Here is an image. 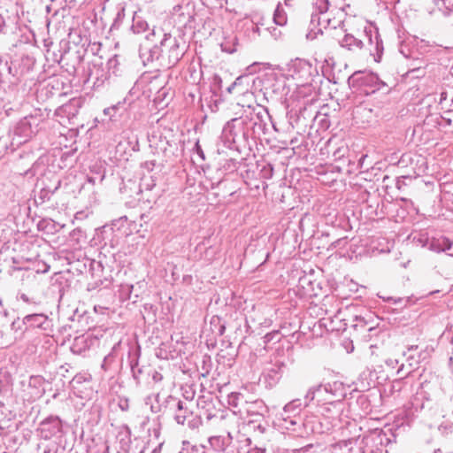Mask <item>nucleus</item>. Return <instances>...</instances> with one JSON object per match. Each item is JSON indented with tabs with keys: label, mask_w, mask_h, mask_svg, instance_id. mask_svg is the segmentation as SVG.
<instances>
[{
	"label": "nucleus",
	"mask_w": 453,
	"mask_h": 453,
	"mask_svg": "<svg viewBox=\"0 0 453 453\" xmlns=\"http://www.w3.org/2000/svg\"><path fill=\"white\" fill-rule=\"evenodd\" d=\"M304 407L300 398L293 399L286 403L281 411L278 414L280 426L296 433L297 436H306L310 434H324L326 429L322 428V425L313 426L314 416H306L302 418L301 411Z\"/></svg>",
	"instance_id": "f257e3e1"
},
{
	"label": "nucleus",
	"mask_w": 453,
	"mask_h": 453,
	"mask_svg": "<svg viewBox=\"0 0 453 453\" xmlns=\"http://www.w3.org/2000/svg\"><path fill=\"white\" fill-rule=\"evenodd\" d=\"M390 439L381 429H374L362 438L338 441L332 448V453H388Z\"/></svg>",
	"instance_id": "f03ea898"
},
{
	"label": "nucleus",
	"mask_w": 453,
	"mask_h": 453,
	"mask_svg": "<svg viewBox=\"0 0 453 453\" xmlns=\"http://www.w3.org/2000/svg\"><path fill=\"white\" fill-rule=\"evenodd\" d=\"M342 383L339 381L321 383L309 388L304 395V407L310 406L312 402L317 405H330L334 412L338 414L342 410V399L344 397Z\"/></svg>",
	"instance_id": "7ed1b4c3"
},
{
	"label": "nucleus",
	"mask_w": 453,
	"mask_h": 453,
	"mask_svg": "<svg viewBox=\"0 0 453 453\" xmlns=\"http://www.w3.org/2000/svg\"><path fill=\"white\" fill-rule=\"evenodd\" d=\"M441 404L425 390H419L412 397L407 415L412 418H430L441 413Z\"/></svg>",
	"instance_id": "20e7f679"
},
{
	"label": "nucleus",
	"mask_w": 453,
	"mask_h": 453,
	"mask_svg": "<svg viewBox=\"0 0 453 453\" xmlns=\"http://www.w3.org/2000/svg\"><path fill=\"white\" fill-rule=\"evenodd\" d=\"M41 119L37 116H27L20 119L13 129L12 140L21 144L30 140L39 130Z\"/></svg>",
	"instance_id": "39448f33"
},
{
	"label": "nucleus",
	"mask_w": 453,
	"mask_h": 453,
	"mask_svg": "<svg viewBox=\"0 0 453 453\" xmlns=\"http://www.w3.org/2000/svg\"><path fill=\"white\" fill-rule=\"evenodd\" d=\"M365 49L362 51L367 52L376 62H380L383 54L382 40L377 28L365 27L364 30Z\"/></svg>",
	"instance_id": "423d86ee"
},
{
	"label": "nucleus",
	"mask_w": 453,
	"mask_h": 453,
	"mask_svg": "<svg viewBox=\"0 0 453 453\" xmlns=\"http://www.w3.org/2000/svg\"><path fill=\"white\" fill-rule=\"evenodd\" d=\"M81 107V98H72L68 103L59 106L55 111V116L61 125L73 123Z\"/></svg>",
	"instance_id": "0eeeda50"
},
{
	"label": "nucleus",
	"mask_w": 453,
	"mask_h": 453,
	"mask_svg": "<svg viewBox=\"0 0 453 453\" xmlns=\"http://www.w3.org/2000/svg\"><path fill=\"white\" fill-rule=\"evenodd\" d=\"M289 71L299 85H304L310 81L314 68L309 61L296 58L290 64Z\"/></svg>",
	"instance_id": "6e6552de"
},
{
	"label": "nucleus",
	"mask_w": 453,
	"mask_h": 453,
	"mask_svg": "<svg viewBox=\"0 0 453 453\" xmlns=\"http://www.w3.org/2000/svg\"><path fill=\"white\" fill-rule=\"evenodd\" d=\"M407 364H402L397 369V375L403 379L411 374L421 361V353L418 352V346H411L404 352Z\"/></svg>",
	"instance_id": "1a4fd4ad"
},
{
	"label": "nucleus",
	"mask_w": 453,
	"mask_h": 453,
	"mask_svg": "<svg viewBox=\"0 0 453 453\" xmlns=\"http://www.w3.org/2000/svg\"><path fill=\"white\" fill-rule=\"evenodd\" d=\"M290 360L287 357L275 356L267 368V376L273 381H278L283 372L287 370Z\"/></svg>",
	"instance_id": "9d476101"
},
{
	"label": "nucleus",
	"mask_w": 453,
	"mask_h": 453,
	"mask_svg": "<svg viewBox=\"0 0 453 453\" xmlns=\"http://www.w3.org/2000/svg\"><path fill=\"white\" fill-rule=\"evenodd\" d=\"M49 323L48 317L43 313H34L24 317L23 320L13 321L12 329H21V324L30 327H38L46 329V324Z\"/></svg>",
	"instance_id": "9b49d317"
},
{
	"label": "nucleus",
	"mask_w": 453,
	"mask_h": 453,
	"mask_svg": "<svg viewBox=\"0 0 453 453\" xmlns=\"http://www.w3.org/2000/svg\"><path fill=\"white\" fill-rule=\"evenodd\" d=\"M318 406L319 407V410L318 411L323 416V418L326 421V423L324 424L322 421H319L317 424H313V426H319L321 424L322 428L326 429L324 433H327L334 426H336V422L340 415V412L338 414H335L334 412V408L330 405Z\"/></svg>",
	"instance_id": "f8f14e48"
},
{
	"label": "nucleus",
	"mask_w": 453,
	"mask_h": 453,
	"mask_svg": "<svg viewBox=\"0 0 453 453\" xmlns=\"http://www.w3.org/2000/svg\"><path fill=\"white\" fill-rule=\"evenodd\" d=\"M41 434L44 439H50L61 431V421L58 417H50L41 423Z\"/></svg>",
	"instance_id": "ddd939ff"
},
{
	"label": "nucleus",
	"mask_w": 453,
	"mask_h": 453,
	"mask_svg": "<svg viewBox=\"0 0 453 453\" xmlns=\"http://www.w3.org/2000/svg\"><path fill=\"white\" fill-rule=\"evenodd\" d=\"M167 42L170 45L169 65H174L181 58L183 53L179 49L177 40L172 38L171 35H165V38L161 41V45L165 46Z\"/></svg>",
	"instance_id": "4468645a"
},
{
	"label": "nucleus",
	"mask_w": 453,
	"mask_h": 453,
	"mask_svg": "<svg viewBox=\"0 0 453 453\" xmlns=\"http://www.w3.org/2000/svg\"><path fill=\"white\" fill-rule=\"evenodd\" d=\"M161 51L160 47L157 45L152 47L143 45L140 48V58L144 65H147L157 60L161 55Z\"/></svg>",
	"instance_id": "2eb2a0df"
},
{
	"label": "nucleus",
	"mask_w": 453,
	"mask_h": 453,
	"mask_svg": "<svg viewBox=\"0 0 453 453\" xmlns=\"http://www.w3.org/2000/svg\"><path fill=\"white\" fill-rule=\"evenodd\" d=\"M329 2L328 0H316L313 3V12L311 15V25L317 27L321 25V15H324L328 10Z\"/></svg>",
	"instance_id": "dca6fc26"
},
{
	"label": "nucleus",
	"mask_w": 453,
	"mask_h": 453,
	"mask_svg": "<svg viewBox=\"0 0 453 453\" xmlns=\"http://www.w3.org/2000/svg\"><path fill=\"white\" fill-rule=\"evenodd\" d=\"M340 45L351 51H362L365 49L363 39H357L350 34H346L340 41Z\"/></svg>",
	"instance_id": "f3484780"
},
{
	"label": "nucleus",
	"mask_w": 453,
	"mask_h": 453,
	"mask_svg": "<svg viewBox=\"0 0 453 453\" xmlns=\"http://www.w3.org/2000/svg\"><path fill=\"white\" fill-rule=\"evenodd\" d=\"M44 379L41 376H31L28 380V388L31 389L29 392L30 398H39L44 393Z\"/></svg>",
	"instance_id": "a211bd4d"
},
{
	"label": "nucleus",
	"mask_w": 453,
	"mask_h": 453,
	"mask_svg": "<svg viewBox=\"0 0 453 453\" xmlns=\"http://www.w3.org/2000/svg\"><path fill=\"white\" fill-rule=\"evenodd\" d=\"M242 124L240 119H232L223 127L222 136L228 142H234L235 136L237 135L236 127Z\"/></svg>",
	"instance_id": "6ab92c4d"
},
{
	"label": "nucleus",
	"mask_w": 453,
	"mask_h": 453,
	"mask_svg": "<svg viewBox=\"0 0 453 453\" xmlns=\"http://www.w3.org/2000/svg\"><path fill=\"white\" fill-rule=\"evenodd\" d=\"M193 413L188 409L186 403L178 401L176 411L174 413V419L178 424L184 425L185 422L192 417Z\"/></svg>",
	"instance_id": "aec40b11"
},
{
	"label": "nucleus",
	"mask_w": 453,
	"mask_h": 453,
	"mask_svg": "<svg viewBox=\"0 0 453 453\" xmlns=\"http://www.w3.org/2000/svg\"><path fill=\"white\" fill-rule=\"evenodd\" d=\"M423 4L430 8L433 4L438 11L443 14H449L453 10V0H421Z\"/></svg>",
	"instance_id": "412c9836"
},
{
	"label": "nucleus",
	"mask_w": 453,
	"mask_h": 453,
	"mask_svg": "<svg viewBox=\"0 0 453 453\" xmlns=\"http://www.w3.org/2000/svg\"><path fill=\"white\" fill-rule=\"evenodd\" d=\"M453 242L448 238L432 239L429 241L428 250L434 252H444L449 250Z\"/></svg>",
	"instance_id": "4be33fe9"
},
{
	"label": "nucleus",
	"mask_w": 453,
	"mask_h": 453,
	"mask_svg": "<svg viewBox=\"0 0 453 453\" xmlns=\"http://www.w3.org/2000/svg\"><path fill=\"white\" fill-rule=\"evenodd\" d=\"M263 18L258 17L257 15H253L250 24H247V31L251 32L248 36L250 39H255L257 36L261 35L260 26H264V23L261 21Z\"/></svg>",
	"instance_id": "5701e85b"
},
{
	"label": "nucleus",
	"mask_w": 453,
	"mask_h": 453,
	"mask_svg": "<svg viewBox=\"0 0 453 453\" xmlns=\"http://www.w3.org/2000/svg\"><path fill=\"white\" fill-rule=\"evenodd\" d=\"M362 84L364 85H371L373 89L372 91H375L376 89H380L381 86H384V82H382L379 77L374 73H369L365 75L362 78Z\"/></svg>",
	"instance_id": "b1692460"
},
{
	"label": "nucleus",
	"mask_w": 453,
	"mask_h": 453,
	"mask_svg": "<svg viewBox=\"0 0 453 453\" xmlns=\"http://www.w3.org/2000/svg\"><path fill=\"white\" fill-rule=\"evenodd\" d=\"M148 23L141 16H134L131 28L134 34L143 33L148 29Z\"/></svg>",
	"instance_id": "393cba45"
},
{
	"label": "nucleus",
	"mask_w": 453,
	"mask_h": 453,
	"mask_svg": "<svg viewBox=\"0 0 453 453\" xmlns=\"http://www.w3.org/2000/svg\"><path fill=\"white\" fill-rule=\"evenodd\" d=\"M180 453H205L203 445H191L188 441H183V447Z\"/></svg>",
	"instance_id": "a878e982"
},
{
	"label": "nucleus",
	"mask_w": 453,
	"mask_h": 453,
	"mask_svg": "<svg viewBox=\"0 0 453 453\" xmlns=\"http://www.w3.org/2000/svg\"><path fill=\"white\" fill-rule=\"evenodd\" d=\"M273 21L276 25L283 26L287 23V15L283 8L278 4L273 13Z\"/></svg>",
	"instance_id": "bb28decb"
},
{
	"label": "nucleus",
	"mask_w": 453,
	"mask_h": 453,
	"mask_svg": "<svg viewBox=\"0 0 453 453\" xmlns=\"http://www.w3.org/2000/svg\"><path fill=\"white\" fill-rule=\"evenodd\" d=\"M119 453H128L130 449L131 439L129 434H125L120 435L119 438Z\"/></svg>",
	"instance_id": "cd10ccee"
},
{
	"label": "nucleus",
	"mask_w": 453,
	"mask_h": 453,
	"mask_svg": "<svg viewBox=\"0 0 453 453\" xmlns=\"http://www.w3.org/2000/svg\"><path fill=\"white\" fill-rule=\"evenodd\" d=\"M60 186V180L58 181L57 186L54 188V189H50L43 188L40 191L39 197L44 201V200H50V196L55 193V191L59 188Z\"/></svg>",
	"instance_id": "c85d7f7f"
},
{
	"label": "nucleus",
	"mask_w": 453,
	"mask_h": 453,
	"mask_svg": "<svg viewBox=\"0 0 453 453\" xmlns=\"http://www.w3.org/2000/svg\"><path fill=\"white\" fill-rule=\"evenodd\" d=\"M211 447L217 450L224 449V440L220 436H212L209 439Z\"/></svg>",
	"instance_id": "c756f323"
},
{
	"label": "nucleus",
	"mask_w": 453,
	"mask_h": 453,
	"mask_svg": "<svg viewBox=\"0 0 453 453\" xmlns=\"http://www.w3.org/2000/svg\"><path fill=\"white\" fill-rule=\"evenodd\" d=\"M235 42H236V37H234L232 45H230L229 42L226 41L222 42L221 43L222 50L225 52H227V53H234L236 50Z\"/></svg>",
	"instance_id": "7c9ffc66"
},
{
	"label": "nucleus",
	"mask_w": 453,
	"mask_h": 453,
	"mask_svg": "<svg viewBox=\"0 0 453 453\" xmlns=\"http://www.w3.org/2000/svg\"><path fill=\"white\" fill-rule=\"evenodd\" d=\"M414 240L421 245L422 247H427L429 246V239L425 234H420L418 237H414Z\"/></svg>",
	"instance_id": "2f4dec72"
},
{
	"label": "nucleus",
	"mask_w": 453,
	"mask_h": 453,
	"mask_svg": "<svg viewBox=\"0 0 453 453\" xmlns=\"http://www.w3.org/2000/svg\"><path fill=\"white\" fill-rule=\"evenodd\" d=\"M200 425H201V419L198 417H194L192 415V417H190L188 419V426L192 429L197 428Z\"/></svg>",
	"instance_id": "473e14b6"
},
{
	"label": "nucleus",
	"mask_w": 453,
	"mask_h": 453,
	"mask_svg": "<svg viewBox=\"0 0 453 453\" xmlns=\"http://www.w3.org/2000/svg\"><path fill=\"white\" fill-rule=\"evenodd\" d=\"M119 345V342L117 343L116 345L113 346L112 349H111V352L110 354H108L104 361H103V364H102V368L104 370H107V364L109 361H111V359L112 358V356H113V351H115L116 348Z\"/></svg>",
	"instance_id": "72a5a7b5"
},
{
	"label": "nucleus",
	"mask_w": 453,
	"mask_h": 453,
	"mask_svg": "<svg viewBox=\"0 0 453 453\" xmlns=\"http://www.w3.org/2000/svg\"><path fill=\"white\" fill-rule=\"evenodd\" d=\"M153 398H154V396H152V395H149V396H147V397L145 398V404H146V405H150V411H151L152 412H154V413H157V412L158 411V410H159V406H158V405L155 406V405H153V404H152V403H151V402H152V399H153Z\"/></svg>",
	"instance_id": "f704fd0d"
},
{
	"label": "nucleus",
	"mask_w": 453,
	"mask_h": 453,
	"mask_svg": "<svg viewBox=\"0 0 453 453\" xmlns=\"http://www.w3.org/2000/svg\"><path fill=\"white\" fill-rule=\"evenodd\" d=\"M312 449H313V446L311 444H310L303 448L295 449L291 450L289 453H313Z\"/></svg>",
	"instance_id": "c9c22d12"
},
{
	"label": "nucleus",
	"mask_w": 453,
	"mask_h": 453,
	"mask_svg": "<svg viewBox=\"0 0 453 453\" xmlns=\"http://www.w3.org/2000/svg\"><path fill=\"white\" fill-rule=\"evenodd\" d=\"M250 79V77L248 75H244V76H239L235 79V81H234V83L232 84V87H240V86H242L244 81H248Z\"/></svg>",
	"instance_id": "e433bc0d"
},
{
	"label": "nucleus",
	"mask_w": 453,
	"mask_h": 453,
	"mask_svg": "<svg viewBox=\"0 0 453 453\" xmlns=\"http://www.w3.org/2000/svg\"><path fill=\"white\" fill-rule=\"evenodd\" d=\"M251 406L257 408L259 410L257 416L258 418H261L262 411L265 410V406L264 405V403L262 402H256Z\"/></svg>",
	"instance_id": "4c0bfd02"
},
{
	"label": "nucleus",
	"mask_w": 453,
	"mask_h": 453,
	"mask_svg": "<svg viewBox=\"0 0 453 453\" xmlns=\"http://www.w3.org/2000/svg\"><path fill=\"white\" fill-rule=\"evenodd\" d=\"M195 151L196 152V154L203 159L204 160L205 157H204V153H203V150L201 147V145L199 144V142H197L195 145V148H194Z\"/></svg>",
	"instance_id": "58836bf2"
},
{
	"label": "nucleus",
	"mask_w": 453,
	"mask_h": 453,
	"mask_svg": "<svg viewBox=\"0 0 453 453\" xmlns=\"http://www.w3.org/2000/svg\"><path fill=\"white\" fill-rule=\"evenodd\" d=\"M398 360L397 359H393V358H388L386 360V365L388 366V367H391V368H395L396 365H398Z\"/></svg>",
	"instance_id": "ea45409f"
},
{
	"label": "nucleus",
	"mask_w": 453,
	"mask_h": 453,
	"mask_svg": "<svg viewBox=\"0 0 453 453\" xmlns=\"http://www.w3.org/2000/svg\"><path fill=\"white\" fill-rule=\"evenodd\" d=\"M278 334H279L278 331H274V332L266 334L265 336V342H269L273 341L274 339V337Z\"/></svg>",
	"instance_id": "a19ab883"
},
{
	"label": "nucleus",
	"mask_w": 453,
	"mask_h": 453,
	"mask_svg": "<svg viewBox=\"0 0 453 453\" xmlns=\"http://www.w3.org/2000/svg\"><path fill=\"white\" fill-rule=\"evenodd\" d=\"M318 33H321L320 28L318 29V32H315V31H313V29H311V31L309 33H307L306 37L309 40H313L316 37V35Z\"/></svg>",
	"instance_id": "79ce46f5"
},
{
	"label": "nucleus",
	"mask_w": 453,
	"mask_h": 453,
	"mask_svg": "<svg viewBox=\"0 0 453 453\" xmlns=\"http://www.w3.org/2000/svg\"><path fill=\"white\" fill-rule=\"evenodd\" d=\"M153 380L155 382H158V381H161L162 379H163V376L161 373L157 372H155V373L153 374V377H152Z\"/></svg>",
	"instance_id": "37998d69"
},
{
	"label": "nucleus",
	"mask_w": 453,
	"mask_h": 453,
	"mask_svg": "<svg viewBox=\"0 0 453 453\" xmlns=\"http://www.w3.org/2000/svg\"><path fill=\"white\" fill-rule=\"evenodd\" d=\"M19 104H15L14 107H11V106L9 107L7 104H5L4 109H5L7 115L10 114L9 113L10 111L17 110L19 108Z\"/></svg>",
	"instance_id": "c03bdc74"
},
{
	"label": "nucleus",
	"mask_w": 453,
	"mask_h": 453,
	"mask_svg": "<svg viewBox=\"0 0 453 453\" xmlns=\"http://www.w3.org/2000/svg\"><path fill=\"white\" fill-rule=\"evenodd\" d=\"M419 43H420V46H418V48L420 49L421 53L426 52V48H427L428 46H427V45H426L425 41L421 40V41L419 42Z\"/></svg>",
	"instance_id": "a18cd8bd"
},
{
	"label": "nucleus",
	"mask_w": 453,
	"mask_h": 453,
	"mask_svg": "<svg viewBox=\"0 0 453 453\" xmlns=\"http://www.w3.org/2000/svg\"><path fill=\"white\" fill-rule=\"evenodd\" d=\"M240 395H233L232 398L229 400V403L234 406H237L236 400L238 399Z\"/></svg>",
	"instance_id": "49530a36"
},
{
	"label": "nucleus",
	"mask_w": 453,
	"mask_h": 453,
	"mask_svg": "<svg viewBox=\"0 0 453 453\" xmlns=\"http://www.w3.org/2000/svg\"><path fill=\"white\" fill-rule=\"evenodd\" d=\"M20 300H22L24 303H30L29 297L26 294H21L19 296Z\"/></svg>",
	"instance_id": "de8ad7c7"
},
{
	"label": "nucleus",
	"mask_w": 453,
	"mask_h": 453,
	"mask_svg": "<svg viewBox=\"0 0 453 453\" xmlns=\"http://www.w3.org/2000/svg\"><path fill=\"white\" fill-rule=\"evenodd\" d=\"M382 298V296H380ZM384 300H387V301H393L395 303H401L402 302V299L401 298H398V299H395L393 297H387V298H384Z\"/></svg>",
	"instance_id": "09e8293b"
},
{
	"label": "nucleus",
	"mask_w": 453,
	"mask_h": 453,
	"mask_svg": "<svg viewBox=\"0 0 453 453\" xmlns=\"http://www.w3.org/2000/svg\"><path fill=\"white\" fill-rule=\"evenodd\" d=\"M225 332V326L224 325H220L219 327V335H222Z\"/></svg>",
	"instance_id": "8fccbe9b"
},
{
	"label": "nucleus",
	"mask_w": 453,
	"mask_h": 453,
	"mask_svg": "<svg viewBox=\"0 0 453 453\" xmlns=\"http://www.w3.org/2000/svg\"><path fill=\"white\" fill-rule=\"evenodd\" d=\"M257 429L260 431V433H264L265 430V427L262 426L260 423L257 425Z\"/></svg>",
	"instance_id": "3c124183"
},
{
	"label": "nucleus",
	"mask_w": 453,
	"mask_h": 453,
	"mask_svg": "<svg viewBox=\"0 0 453 453\" xmlns=\"http://www.w3.org/2000/svg\"><path fill=\"white\" fill-rule=\"evenodd\" d=\"M356 319L357 320H360L361 322H364L365 324H366L367 322L365 320L364 318H361V317H356Z\"/></svg>",
	"instance_id": "603ef678"
},
{
	"label": "nucleus",
	"mask_w": 453,
	"mask_h": 453,
	"mask_svg": "<svg viewBox=\"0 0 453 453\" xmlns=\"http://www.w3.org/2000/svg\"><path fill=\"white\" fill-rule=\"evenodd\" d=\"M253 453H265V450L261 449H257Z\"/></svg>",
	"instance_id": "864d4df0"
},
{
	"label": "nucleus",
	"mask_w": 453,
	"mask_h": 453,
	"mask_svg": "<svg viewBox=\"0 0 453 453\" xmlns=\"http://www.w3.org/2000/svg\"><path fill=\"white\" fill-rule=\"evenodd\" d=\"M264 114H265L268 118H270L267 109H263Z\"/></svg>",
	"instance_id": "5fc2aeb1"
},
{
	"label": "nucleus",
	"mask_w": 453,
	"mask_h": 453,
	"mask_svg": "<svg viewBox=\"0 0 453 453\" xmlns=\"http://www.w3.org/2000/svg\"><path fill=\"white\" fill-rule=\"evenodd\" d=\"M236 87H232V85L227 88V91L231 93L233 89H234Z\"/></svg>",
	"instance_id": "6e6d98bb"
},
{
	"label": "nucleus",
	"mask_w": 453,
	"mask_h": 453,
	"mask_svg": "<svg viewBox=\"0 0 453 453\" xmlns=\"http://www.w3.org/2000/svg\"><path fill=\"white\" fill-rule=\"evenodd\" d=\"M137 365V363L135 364H133V362L131 363V367H132V370L133 372H134V366Z\"/></svg>",
	"instance_id": "4d7b16f0"
},
{
	"label": "nucleus",
	"mask_w": 453,
	"mask_h": 453,
	"mask_svg": "<svg viewBox=\"0 0 453 453\" xmlns=\"http://www.w3.org/2000/svg\"><path fill=\"white\" fill-rule=\"evenodd\" d=\"M257 118L260 119L262 120V118H263V115L261 112H258L257 113Z\"/></svg>",
	"instance_id": "13d9d810"
},
{
	"label": "nucleus",
	"mask_w": 453,
	"mask_h": 453,
	"mask_svg": "<svg viewBox=\"0 0 453 453\" xmlns=\"http://www.w3.org/2000/svg\"><path fill=\"white\" fill-rule=\"evenodd\" d=\"M247 89H248V88H243V89L240 90V93H241V94H242V93H244Z\"/></svg>",
	"instance_id": "bf43d9fd"
},
{
	"label": "nucleus",
	"mask_w": 453,
	"mask_h": 453,
	"mask_svg": "<svg viewBox=\"0 0 453 453\" xmlns=\"http://www.w3.org/2000/svg\"><path fill=\"white\" fill-rule=\"evenodd\" d=\"M109 111L110 109H105L104 111V114H109Z\"/></svg>",
	"instance_id": "052dcab7"
},
{
	"label": "nucleus",
	"mask_w": 453,
	"mask_h": 453,
	"mask_svg": "<svg viewBox=\"0 0 453 453\" xmlns=\"http://www.w3.org/2000/svg\"><path fill=\"white\" fill-rule=\"evenodd\" d=\"M401 53H402V54H403V56H404L405 58H408V57H409L408 55H406V54L403 52V50H401Z\"/></svg>",
	"instance_id": "680f3d73"
},
{
	"label": "nucleus",
	"mask_w": 453,
	"mask_h": 453,
	"mask_svg": "<svg viewBox=\"0 0 453 453\" xmlns=\"http://www.w3.org/2000/svg\"><path fill=\"white\" fill-rule=\"evenodd\" d=\"M216 320H219V318H212V319H211V323H212V322H214V321H216Z\"/></svg>",
	"instance_id": "e2e57ef3"
},
{
	"label": "nucleus",
	"mask_w": 453,
	"mask_h": 453,
	"mask_svg": "<svg viewBox=\"0 0 453 453\" xmlns=\"http://www.w3.org/2000/svg\"><path fill=\"white\" fill-rule=\"evenodd\" d=\"M438 292H439L438 290H436V291H432V292H430V295H434V294L438 293Z\"/></svg>",
	"instance_id": "0e129e2a"
},
{
	"label": "nucleus",
	"mask_w": 453,
	"mask_h": 453,
	"mask_svg": "<svg viewBox=\"0 0 453 453\" xmlns=\"http://www.w3.org/2000/svg\"><path fill=\"white\" fill-rule=\"evenodd\" d=\"M359 401H365V398L363 396L359 397Z\"/></svg>",
	"instance_id": "69168bd1"
},
{
	"label": "nucleus",
	"mask_w": 453,
	"mask_h": 453,
	"mask_svg": "<svg viewBox=\"0 0 453 453\" xmlns=\"http://www.w3.org/2000/svg\"><path fill=\"white\" fill-rule=\"evenodd\" d=\"M434 453H441V451L440 449H438L437 451H435Z\"/></svg>",
	"instance_id": "338daca9"
},
{
	"label": "nucleus",
	"mask_w": 453,
	"mask_h": 453,
	"mask_svg": "<svg viewBox=\"0 0 453 453\" xmlns=\"http://www.w3.org/2000/svg\"><path fill=\"white\" fill-rule=\"evenodd\" d=\"M372 328H373L372 326H370V327L368 328V330H369V331H371V330H372Z\"/></svg>",
	"instance_id": "774afa93"
}]
</instances>
